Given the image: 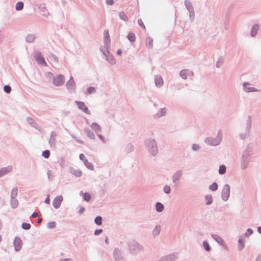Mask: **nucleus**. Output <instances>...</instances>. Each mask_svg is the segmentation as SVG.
<instances>
[{
	"instance_id": "nucleus-2",
	"label": "nucleus",
	"mask_w": 261,
	"mask_h": 261,
	"mask_svg": "<svg viewBox=\"0 0 261 261\" xmlns=\"http://www.w3.org/2000/svg\"><path fill=\"white\" fill-rule=\"evenodd\" d=\"M79 157L80 160L84 162V164L88 169L91 170H93L94 169V167L93 165L92 164V163L88 162V161L87 160L85 155L84 154H80Z\"/></svg>"
},
{
	"instance_id": "nucleus-39",
	"label": "nucleus",
	"mask_w": 261,
	"mask_h": 261,
	"mask_svg": "<svg viewBox=\"0 0 261 261\" xmlns=\"http://www.w3.org/2000/svg\"><path fill=\"white\" fill-rule=\"evenodd\" d=\"M11 90V88L9 86L7 85L4 87L5 91L8 93L10 92Z\"/></svg>"
},
{
	"instance_id": "nucleus-51",
	"label": "nucleus",
	"mask_w": 261,
	"mask_h": 261,
	"mask_svg": "<svg viewBox=\"0 0 261 261\" xmlns=\"http://www.w3.org/2000/svg\"><path fill=\"white\" fill-rule=\"evenodd\" d=\"M156 232V233H159V228H158L157 227L155 228L154 230V232Z\"/></svg>"
},
{
	"instance_id": "nucleus-38",
	"label": "nucleus",
	"mask_w": 261,
	"mask_h": 261,
	"mask_svg": "<svg viewBox=\"0 0 261 261\" xmlns=\"http://www.w3.org/2000/svg\"><path fill=\"white\" fill-rule=\"evenodd\" d=\"M164 192L166 193L169 194L170 192V187L168 186H165V187L164 188Z\"/></svg>"
},
{
	"instance_id": "nucleus-11",
	"label": "nucleus",
	"mask_w": 261,
	"mask_h": 261,
	"mask_svg": "<svg viewBox=\"0 0 261 261\" xmlns=\"http://www.w3.org/2000/svg\"><path fill=\"white\" fill-rule=\"evenodd\" d=\"M91 128L96 132H99L101 130V127L97 123L93 122L91 125Z\"/></svg>"
},
{
	"instance_id": "nucleus-43",
	"label": "nucleus",
	"mask_w": 261,
	"mask_h": 261,
	"mask_svg": "<svg viewBox=\"0 0 261 261\" xmlns=\"http://www.w3.org/2000/svg\"><path fill=\"white\" fill-rule=\"evenodd\" d=\"M106 3L109 5H112L114 4V1L113 0H107Z\"/></svg>"
},
{
	"instance_id": "nucleus-59",
	"label": "nucleus",
	"mask_w": 261,
	"mask_h": 261,
	"mask_svg": "<svg viewBox=\"0 0 261 261\" xmlns=\"http://www.w3.org/2000/svg\"><path fill=\"white\" fill-rule=\"evenodd\" d=\"M217 66L218 67H219V65H218V63H217Z\"/></svg>"
},
{
	"instance_id": "nucleus-27",
	"label": "nucleus",
	"mask_w": 261,
	"mask_h": 261,
	"mask_svg": "<svg viewBox=\"0 0 261 261\" xmlns=\"http://www.w3.org/2000/svg\"><path fill=\"white\" fill-rule=\"evenodd\" d=\"M218 189V185L216 182H214L210 186V189L212 191H216Z\"/></svg>"
},
{
	"instance_id": "nucleus-52",
	"label": "nucleus",
	"mask_w": 261,
	"mask_h": 261,
	"mask_svg": "<svg viewBox=\"0 0 261 261\" xmlns=\"http://www.w3.org/2000/svg\"><path fill=\"white\" fill-rule=\"evenodd\" d=\"M98 137L102 141H104V138L101 135H99Z\"/></svg>"
},
{
	"instance_id": "nucleus-1",
	"label": "nucleus",
	"mask_w": 261,
	"mask_h": 261,
	"mask_svg": "<svg viewBox=\"0 0 261 261\" xmlns=\"http://www.w3.org/2000/svg\"><path fill=\"white\" fill-rule=\"evenodd\" d=\"M230 194V188L228 185L224 186L222 192V197L224 200H227Z\"/></svg>"
},
{
	"instance_id": "nucleus-8",
	"label": "nucleus",
	"mask_w": 261,
	"mask_h": 261,
	"mask_svg": "<svg viewBox=\"0 0 261 261\" xmlns=\"http://www.w3.org/2000/svg\"><path fill=\"white\" fill-rule=\"evenodd\" d=\"M180 74L182 78L186 79L187 78V75H192L193 73L187 70H183L180 72Z\"/></svg>"
},
{
	"instance_id": "nucleus-16",
	"label": "nucleus",
	"mask_w": 261,
	"mask_h": 261,
	"mask_svg": "<svg viewBox=\"0 0 261 261\" xmlns=\"http://www.w3.org/2000/svg\"><path fill=\"white\" fill-rule=\"evenodd\" d=\"M156 210L158 212H161L164 210V205L160 202H158L155 205Z\"/></svg>"
},
{
	"instance_id": "nucleus-6",
	"label": "nucleus",
	"mask_w": 261,
	"mask_h": 261,
	"mask_svg": "<svg viewBox=\"0 0 261 261\" xmlns=\"http://www.w3.org/2000/svg\"><path fill=\"white\" fill-rule=\"evenodd\" d=\"M15 250L17 251L20 250L22 246V241L19 238H15L14 240Z\"/></svg>"
},
{
	"instance_id": "nucleus-41",
	"label": "nucleus",
	"mask_w": 261,
	"mask_h": 261,
	"mask_svg": "<svg viewBox=\"0 0 261 261\" xmlns=\"http://www.w3.org/2000/svg\"><path fill=\"white\" fill-rule=\"evenodd\" d=\"M74 81H73V80L72 79V77H70L69 81H68V83H67V86H69V85H71V86H72V85H74Z\"/></svg>"
},
{
	"instance_id": "nucleus-47",
	"label": "nucleus",
	"mask_w": 261,
	"mask_h": 261,
	"mask_svg": "<svg viewBox=\"0 0 261 261\" xmlns=\"http://www.w3.org/2000/svg\"><path fill=\"white\" fill-rule=\"evenodd\" d=\"M38 216V214L36 212H34L32 214V217L33 218H35L37 216Z\"/></svg>"
},
{
	"instance_id": "nucleus-21",
	"label": "nucleus",
	"mask_w": 261,
	"mask_h": 261,
	"mask_svg": "<svg viewBox=\"0 0 261 261\" xmlns=\"http://www.w3.org/2000/svg\"><path fill=\"white\" fill-rule=\"evenodd\" d=\"M181 176V173L179 172H176L173 176V180L174 181L178 180Z\"/></svg>"
},
{
	"instance_id": "nucleus-20",
	"label": "nucleus",
	"mask_w": 261,
	"mask_h": 261,
	"mask_svg": "<svg viewBox=\"0 0 261 261\" xmlns=\"http://www.w3.org/2000/svg\"><path fill=\"white\" fill-rule=\"evenodd\" d=\"M213 237L220 244H223L224 243V241L219 236L216 235H213Z\"/></svg>"
},
{
	"instance_id": "nucleus-15",
	"label": "nucleus",
	"mask_w": 261,
	"mask_h": 261,
	"mask_svg": "<svg viewBox=\"0 0 261 261\" xmlns=\"http://www.w3.org/2000/svg\"><path fill=\"white\" fill-rule=\"evenodd\" d=\"M86 133L88 136L91 139H94L95 138V135L92 131L90 129L87 128L85 129Z\"/></svg>"
},
{
	"instance_id": "nucleus-58",
	"label": "nucleus",
	"mask_w": 261,
	"mask_h": 261,
	"mask_svg": "<svg viewBox=\"0 0 261 261\" xmlns=\"http://www.w3.org/2000/svg\"><path fill=\"white\" fill-rule=\"evenodd\" d=\"M114 62V60H112L111 63H113Z\"/></svg>"
},
{
	"instance_id": "nucleus-48",
	"label": "nucleus",
	"mask_w": 261,
	"mask_h": 261,
	"mask_svg": "<svg viewBox=\"0 0 261 261\" xmlns=\"http://www.w3.org/2000/svg\"><path fill=\"white\" fill-rule=\"evenodd\" d=\"M49 196H48L46 199L45 200V202L47 203V204H49Z\"/></svg>"
},
{
	"instance_id": "nucleus-31",
	"label": "nucleus",
	"mask_w": 261,
	"mask_h": 261,
	"mask_svg": "<svg viewBox=\"0 0 261 261\" xmlns=\"http://www.w3.org/2000/svg\"><path fill=\"white\" fill-rule=\"evenodd\" d=\"M245 90L247 92H253V91H256L257 90L255 89V88L253 87H245Z\"/></svg>"
},
{
	"instance_id": "nucleus-56",
	"label": "nucleus",
	"mask_w": 261,
	"mask_h": 261,
	"mask_svg": "<svg viewBox=\"0 0 261 261\" xmlns=\"http://www.w3.org/2000/svg\"><path fill=\"white\" fill-rule=\"evenodd\" d=\"M61 261H70V260H69L68 259H65L62 260Z\"/></svg>"
},
{
	"instance_id": "nucleus-3",
	"label": "nucleus",
	"mask_w": 261,
	"mask_h": 261,
	"mask_svg": "<svg viewBox=\"0 0 261 261\" xmlns=\"http://www.w3.org/2000/svg\"><path fill=\"white\" fill-rule=\"evenodd\" d=\"M78 108L87 114H90V112L86 105L82 101H75Z\"/></svg>"
},
{
	"instance_id": "nucleus-49",
	"label": "nucleus",
	"mask_w": 261,
	"mask_h": 261,
	"mask_svg": "<svg viewBox=\"0 0 261 261\" xmlns=\"http://www.w3.org/2000/svg\"><path fill=\"white\" fill-rule=\"evenodd\" d=\"M193 149H194V150H196V149H198V148H199V146H198V145H194L193 146Z\"/></svg>"
},
{
	"instance_id": "nucleus-18",
	"label": "nucleus",
	"mask_w": 261,
	"mask_h": 261,
	"mask_svg": "<svg viewBox=\"0 0 261 261\" xmlns=\"http://www.w3.org/2000/svg\"><path fill=\"white\" fill-rule=\"evenodd\" d=\"M119 16L121 18V19L124 20V21H127L128 20V17L126 14L124 12H121L119 13Z\"/></svg>"
},
{
	"instance_id": "nucleus-30",
	"label": "nucleus",
	"mask_w": 261,
	"mask_h": 261,
	"mask_svg": "<svg viewBox=\"0 0 261 261\" xmlns=\"http://www.w3.org/2000/svg\"><path fill=\"white\" fill-rule=\"evenodd\" d=\"M203 246L204 247V248H205V249L206 250V251H210V247L208 245V243L207 242H204L203 243Z\"/></svg>"
},
{
	"instance_id": "nucleus-60",
	"label": "nucleus",
	"mask_w": 261,
	"mask_h": 261,
	"mask_svg": "<svg viewBox=\"0 0 261 261\" xmlns=\"http://www.w3.org/2000/svg\"><path fill=\"white\" fill-rule=\"evenodd\" d=\"M164 111V113H165V111L164 110H162V111Z\"/></svg>"
},
{
	"instance_id": "nucleus-44",
	"label": "nucleus",
	"mask_w": 261,
	"mask_h": 261,
	"mask_svg": "<svg viewBox=\"0 0 261 261\" xmlns=\"http://www.w3.org/2000/svg\"><path fill=\"white\" fill-rule=\"evenodd\" d=\"M220 143V140H216V141H213V142L211 143V144L212 145H218L219 143Z\"/></svg>"
},
{
	"instance_id": "nucleus-14",
	"label": "nucleus",
	"mask_w": 261,
	"mask_h": 261,
	"mask_svg": "<svg viewBox=\"0 0 261 261\" xmlns=\"http://www.w3.org/2000/svg\"><path fill=\"white\" fill-rule=\"evenodd\" d=\"M259 26L258 25H255L253 27L251 31V35L252 37H254L256 35Z\"/></svg>"
},
{
	"instance_id": "nucleus-36",
	"label": "nucleus",
	"mask_w": 261,
	"mask_h": 261,
	"mask_svg": "<svg viewBox=\"0 0 261 261\" xmlns=\"http://www.w3.org/2000/svg\"><path fill=\"white\" fill-rule=\"evenodd\" d=\"M138 24L141 27H142V28H143L144 29H145V26L144 25L142 20L141 19H138Z\"/></svg>"
},
{
	"instance_id": "nucleus-4",
	"label": "nucleus",
	"mask_w": 261,
	"mask_h": 261,
	"mask_svg": "<svg viewBox=\"0 0 261 261\" xmlns=\"http://www.w3.org/2000/svg\"><path fill=\"white\" fill-rule=\"evenodd\" d=\"M64 82V76L61 75H59L55 77L53 80V83L55 85L59 86L62 85Z\"/></svg>"
},
{
	"instance_id": "nucleus-9",
	"label": "nucleus",
	"mask_w": 261,
	"mask_h": 261,
	"mask_svg": "<svg viewBox=\"0 0 261 261\" xmlns=\"http://www.w3.org/2000/svg\"><path fill=\"white\" fill-rule=\"evenodd\" d=\"M155 84L157 87H161L163 84V80L161 76H156L155 79Z\"/></svg>"
},
{
	"instance_id": "nucleus-61",
	"label": "nucleus",
	"mask_w": 261,
	"mask_h": 261,
	"mask_svg": "<svg viewBox=\"0 0 261 261\" xmlns=\"http://www.w3.org/2000/svg\"><path fill=\"white\" fill-rule=\"evenodd\" d=\"M106 243H108V241H107V239H106Z\"/></svg>"
},
{
	"instance_id": "nucleus-5",
	"label": "nucleus",
	"mask_w": 261,
	"mask_h": 261,
	"mask_svg": "<svg viewBox=\"0 0 261 261\" xmlns=\"http://www.w3.org/2000/svg\"><path fill=\"white\" fill-rule=\"evenodd\" d=\"M63 201V197L62 196L60 195L56 197L53 200V204L56 208H57L60 207L62 201Z\"/></svg>"
},
{
	"instance_id": "nucleus-35",
	"label": "nucleus",
	"mask_w": 261,
	"mask_h": 261,
	"mask_svg": "<svg viewBox=\"0 0 261 261\" xmlns=\"http://www.w3.org/2000/svg\"><path fill=\"white\" fill-rule=\"evenodd\" d=\"M12 196L13 197H15L17 196V188H14L11 192Z\"/></svg>"
},
{
	"instance_id": "nucleus-24",
	"label": "nucleus",
	"mask_w": 261,
	"mask_h": 261,
	"mask_svg": "<svg viewBox=\"0 0 261 261\" xmlns=\"http://www.w3.org/2000/svg\"><path fill=\"white\" fill-rule=\"evenodd\" d=\"M23 4L22 2H18L16 5V9L17 10H21L23 9Z\"/></svg>"
},
{
	"instance_id": "nucleus-54",
	"label": "nucleus",
	"mask_w": 261,
	"mask_h": 261,
	"mask_svg": "<svg viewBox=\"0 0 261 261\" xmlns=\"http://www.w3.org/2000/svg\"><path fill=\"white\" fill-rule=\"evenodd\" d=\"M257 231L259 233H261V227H258L257 228Z\"/></svg>"
},
{
	"instance_id": "nucleus-50",
	"label": "nucleus",
	"mask_w": 261,
	"mask_h": 261,
	"mask_svg": "<svg viewBox=\"0 0 261 261\" xmlns=\"http://www.w3.org/2000/svg\"><path fill=\"white\" fill-rule=\"evenodd\" d=\"M117 55H121V54H122V50L121 49H119L118 50L117 52Z\"/></svg>"
},
{
	"instance_id": "nucleus-28",
	"label": "nucleus",
	"mask_w": 261,
	"mask_h": 261,
	"mask_svg": "<svg viewBox=\"0 0 261 261\" xmlns=\"http://www.w3.org/2000/svg\"><path fill=\"white\" fill-rule=\"evenodd\" d=\"M206 200V204H210L212 202V197L211 195H207L205 196Z\"/></svg>"
},
{
	"instance_id": "nucleus-37",
	"label": "nucleus",
	"mask_w": 261,
	"mask_h": 261,
	"mask_svg": "<svg viewBox=\"0 0 261 261\" xmlns=\"http://www.w3.org/2000/svg\"><path fill=\"white\" fill-rule=\"evenodd\" d=\"M47 226L50 228H53L56 226V223L54 222H51L48 223Z\"/></svg>"
},
{
	"instance_id": "nucleus-12",
	"label": "nucleus",
	"mask_w": 261,
	"mask_h": 261,
	"mask_svg": "<svg viewBox=\"0 0 261 261\" xmlns=\"http://www.w3.org/2000/svg\"><path fill=\"white\" fill-rule=\"evenodd\" d=\"M103 34H104L105 42L108 44L110 43V35L109 34L108 30H105L104 31Z\"/></svg>"
},
{
	"instance_id": "nucleus-46",
	"label": "nucleus",
	"mask_w": 261,
	"mask_h": 261,
	"mask_svg": "<svg viewBox=\"0 0 261 261\" xmlns=\"http://www.w3.org/2000/svg\"><path fill=\"white\" fill-rule=\"evenodd\" d=\"M84 211H85V208H84V207H81V208H80V211H79V213H80V214H82L84 213Z\"/></svg>"
},
{
	"instance_id": "nucleus-23",
	"label": "nucleus",
	"mask_w": 261,
	"mask_h": 261,
	"mask_svg": "<svg viewBox=\"0 0 261 261\" xmlns=\"http://www.w3.org/2000/svg\"><path fill=\"white\" fill-rule=\"evenodd\" d=\"M83 197L84 199L87 202L89 201L91 199V196L88 193H85L84 194Z\"/></svg>"
},
{
	"instance_id": "nucleus-57",
	"label": "nucleus",
	"mask_w": 261,
	"mask_h": 261,
	"mask_svg": "<svg viewBox=\"0 0 261 261\" xmlns=\"http://www.w3.org/2000/svg\"><path fill=\"white\" fill-rule=\"evenodd\" d=\"M2 241V237L0 236V242H1Z\"/></svg>"
},
{
	"instance_id": "nucleus-42",
	"label": "nucleus",
	"mask_w": 261,
	"mask_h": 261,
	"mask_svg": "<svg viewBox=\"0 0 261 261\" xmlns=\"http://www.w3.org/2000/svg\"><path fill=\"white\" fill-rule=\"evenodd\" d=\"M102 232V230L101 229H96L94 232V234L95 235H98V234H100Z\"/></svg>"
},
{
	"instance_id": "nucleus-22",
	"label": "nucleus",
	"mask_w": 261,
	"mask_h": 261,
	"mask_svg": "<svg viewBox=\"0 0 261 261\" xmlns=\"http://www.w3.org/2000/svg\"><path fill=\"white\" fill-rule=\"evenodd\" d=\"M73 174L77 177H80L82 175V171L79 170H73L72 171Z\"/></svg>"
},
{
	"instance_id": "nucleus-33",
	"label": "nucleus",
	"mask_w": 261,
	"mask_h": 261,
	"mask_svg": "<svg viewBox=\"0 0 261 261\" xmlns=\"http://www.w3.org/2000/svg\"><path fill=\"white\" fill-rule=\"evenodd\" d=\"M22 228L24 229H29L31 227V225L29 223H23L22 225Z\"/></svg>"
},
{
	"instance_id": "nucleus-29",
	"label": "nucleus",
	"mask_w": 261,
	"mask_h": 261,
	"mask_svg": "<svg viewBox=\"0 0 261 261\" xmlns=\"http://www.w3.org/2000/svg\"><path fill=\"white\" fill-rule=\"evenodd\" d=\"M35 39V37L32 35H29L27 37V40L28 42H33Z\"/></svg>"
},
{
	"instance_id": "nucleus-26",
	"label": "nucleus",
	"mask_w": 261,
	"mask_h": 261,
	"mask_svg": "<svg viewBox=\"0 0 261 261\" xmlns=\"http://www.w3.org/2000/svg\"><path fill=\"white\" fill-rule=\"evenodd\" d=\"M42 156H43L45 158L47 159L49 158L50 155V152L48 150H44L42 152Z\"/></svg>"
},
{
	"instance_id": "nucleus-13",
	"label": "nucleus",
	"mask_w": 261,
	"mask_h": 261,
	"mask_svg": "<svg viewBox=\"0 0 261 261\" xmlns=\"http://www.w3.org/2000/svg\"><path fill=\"white\" fill-rule=\"evenodd\" d=\"M12 170L11 167L4 168L0 170V176L8 173Z\"/></svg>"
},
{
	"instance_id": "nucleus-32",
	"label": "nucleus",
	"mask_w": 261,
	"mask_h": 261,
	"mask_svg": "<svg viewBox=\"0 0 261 261\" xmlns=\"http://www.w3.org/2000/svg\"><path fill=\"white\" fill-rule=\"evenodd\" d=\"M151 144L153 148V152H154L153 154H155L157 152V148L156 144L154 141L151 142Z\"/></svg>"
},
{
	"instance_id": "nucleus-10",
	"label": "nucleus",
	"mask_w": 261,
	"mask_h": 261,
	"mask_svg": "<svg viewBox=\"0 0 261 261\" xmlns=\"http://www.w3.org/2000/svg\"><path fill=\"white\" fill-rule=\"evenodd\" d=\"M146 45L149 48H151L153 47V39L148 37L146 40Z\"/></svg>"
},
{
	"instance_id": "nucleus-53",
	"label": "nucleus",
	"mask_w": 261,
	"mask_h": 261,
	"mask_svg": "<svg viewBox=\"0 0 261 261\" xmlns=\"http://www.w3.org/2000/svg\"><path fill=\"white\" fill-rule=\"evenodd\" d=\"M247 232L251 234L252 233V230L251 229H248Z\"/></svg>"
},
{
	"instance_id": "nucleus-17",
	"label": "nucleus",
	"mask_w": 261,
	"mask_h": 261,
	"mask_svg": "<svg viewBox=\"0 0 261 261\" xmlns=\"http://www.w3.org/2000/svg\"><path fill=\"white\" fill-rule=\"evenodd\" d=\"M128 39L132 42H134L136 40L135 35L133 33H129L127 36Z\"/></svg>"
},
{
	"instance_id": "nucleus-55",
	"label": "nucleus",
	"mask_w": 261,
	"mask_h": 261,
	"mask_svg": "<svg viewBox=\"0 0 261 261\" xmlns=\"http://www.w3.org/2000/svg\"><path fill=\"white\" fill-rule=\"evenodd\" d=\"M41 222H42V219H41V218H39V219H38V220H37V222H38V223H40Z\"/></svg>"
},
{
	"instance_id": "nucleus-45",
	"label": "nucleus",
	"mask_w": 261,
	"mask_h": 261,
	"mask_svg": "<svg viewBox=\"0 0 261 261\" xmlns=\"http://www.w3.org/2000/svg\"><path fill=\"white\" fill-rule=\"evenodd\" d=\"M88 90V92L89 93H93V92H94L95 91L94 88H92V87L91 88H89Z\"/></svg>"
},
{
	"instance_id": "nucleus-40",
	"label": "nucleus",
	"mask_w": 261,
	"mask_h": 261,
	"mask_svg": "<svg viewBox=\"0 0 261 261\" xmlns=\"http://www.w3.org/2000/svg\"><path fill=\"white\" fill-rule=\"evenodd\" d=\"M239 248L240 250L242 249L244 247V245H243V241L240 239L239 240Z\"/></svg>"
},
{
	"instance_id": "nucleus-25",
	"label": "nucleus",
	"mask_w": 261,
	"mask_h": 261,
	"mask_svg": "<svg viewBox=\"0 0 261 261\" xmlns=\"http://www.w3.org/2000/svg\"><path fill=\"white\" fill-rule=\"evenodd\" d=\"M226 171V167L224 165H221L219 167V172L220 174L225 173Z\"/></svg>"
},
{
	"instance_id": "nucleus-19",
	"label": "nucleus",
	"mask_w": 261,
	"mask_h": 261,
	"mask_svg": "<svg viewBox=\"0 0 261 261\" xmlns=\"http://www.w3.org/2000/svg\"><path fill=\"white\" fill-rule=\"evenodd\" d=\"M95 222L98 225L102 224V217L101 216H97L95 219Z\"/></svg>"
},
{
	"instance_id": "nucleus-34",
	"label": "nucleus",
	"mask_w": 261,
	"mask_h": 261,
	"mask_svg": "<svg viewBox=\"0 0 261 261\" xmlns=\"http://www.w3.org/2000/svg\"><path fill=\"white\" fill-rule=\"evenodd\" d=\"M27 120H28V122H29L30 124H31V125H33V126H34L35 124H36V122H35V121H34L32 118H30V117L28 118Z\"/></svg>"
},
{
	"instance_id": "nucleus-7",
	"label": "nucleus",
	"mask_w": 261,
	"mask_h": 261,
	"mask_svg": "<svg viewBox=\"0 0 261 261\" xmlns=\"http://www.w3.org/2000/svg\"><path fill=\"white\" fill-rule=\"evenodd\" d=\"M35 59L38 62L39 64H44L45 65L46 63L44 61V60L42 56L40 54H36L35 55Z\"/></svg>"
}]
</instances>
